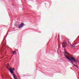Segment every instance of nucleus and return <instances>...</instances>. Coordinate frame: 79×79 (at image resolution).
<instances>
[{
	"instance_id": "1",
	"label": "nucleus",
	"mask_w": 79,
	"mask_h": 79,
	"mask_svg": "<svg viewBox=\"0 0 79 79\" xmlns=\"http://www.w3.org/2000/svg\"><path fill=\"white\" fill-rule=\"evenodd\" d=\"M64 53H65V54H64V56L66 57V59H67L69 61H70L74 66H76V65L74 64L73 63H76V61H77L76 59L74 57L70 56V54L69 53L67 52H65Z\"/></svg>"
},
{
	"instance_id": "2",
	"label": "nucleus",
	"mask_w": 79,
	"mask_h": 79,
	"mask_svg": "<svg viewBox=\"0 0 79 79\" xmlns=\"http://www.w3.org/2000/svg\"><path fill=\"white\" fill-rule=\"evenodd\" d=\"M67 46V44L64 41L62 43V47L63 48H64Z\"/></svg>"
},
{
	"instance_id": "3",
	"label": "nucleus",
	"mask_w": 79,
	"mask_h": 79,
	"mask_svg": "<svg viewBox=\"0 0 79 79\" xmlns=\"http://www.w3.org/2000/svg\"><path fill=\"white\" fill-rule=\"evenodd\" d=\"M24 23H21V24L19 25L18 26V28H21L23 26H24Z\"/></svg>"
},
{
	"instance_id": "4",
	"label": "nucleus",
	"mask_w": 79,
	"mask_h": 79,
	"mask_svg": "<svg viewBox=\"0 0 79 79\" xmlns=\"http://www.w3.org/2000/svg\"><path fill=\"white\" fill-rule=\"evenodd\" d=\"M9 70L10 71V73H11V74H12L13 75V74H13V71L12 70V69H11V68L9 69Z\"/></svg>"
},
{
	"instance_id": "5",
	"label": "nucleus",
	"mask_w": 79,
	"mask_h": 79,
	"mask_svg": "<svg viewBox=\"0 0 79 79\" xmlns=\"http://www.w3.org/2000/svg\"><path fill=\"white\" fill-rule=\"evenodd\" d=\"M13 76H14V79H18L17 78V76H16L15 74H13Z\"/></svg>"
},
{
	"instance_id": "6",
	"label": "nucleus",
	"mask_w": 79,
	"mask_h": 79,
	"mask_svg": "<svg viewBox=\"0 0 79 79\" xmlns=\"http://www.w3.org/2000/svg\"><path fill=\"white\" fill-rule=\"evenodd\" d=\"M12 52L13 53V55H14V54H15V55H16V51H12Z\"/></svg>"
},
{
	"instance_id": "7",
	"label": "nucleus",
	"mask_w": 79,
	"mask_h": 79,
	"mask_svg": "<svg viewBox=\"0 0 79 79\" xmlns=\"http://www.w3.org/2000/svg\"><path fill=\"white\" fill-rule=\"evenodd\" d=\"M69 44H70V46H72V47H75V46H73V45H71V42H69Z\"/></svg>"
},
{
	"instance_id": "8",
	"label": "nucleus",
	"mask_w": 79,
	"mask_h": 79,
	"mask_svg": "<svg viewBox=\"0 0 79 79\" xmlns=\"http://www.w3.org/2000/svg\"><path fill=\"white\" fill-rule=\"evenodd\" d=\"M67 39H68V42H69V39L68 38H67Z\"/></svg>"
},
{
	"instance_id": "9",
	"label": "nucleus",
	"mask_w": 79,
	"mask_h": 79,
	"mask_svg": "<svg viewBox=\"0 0 79 79\" xmlns=\"http://www.w3.org/2000/svg\"><path fill=\"white\" fill-rule=\"evenodd\" d=\"M13 56V55L11 56V57L10 58V59H11V57H12Z\"/></svg>"
},
{
	"instance_id": "10",
	"label": "nucleus",
	"mask_w": 79,
	"mask_h": 79,
	"mask_svg": "<svg viewBox=\"0 0 79 79\" xmlns=\"http://www.w3.org/2000/svg\"><path fill=\"white\" fill-rule=\"evenodd\" d=\"M13 70H15V69H14V68H13Z\"/></svg>"
},
{
	"instance_id": "11",
	"label": "nucleus",
	"mask_w": 79,
	"mask_h": 79,
	"mask_svg": "<svg viewBox=\"0 0 79 79\" xmlns=\"http://www.w3.org/2000/svg\"><path fill=\"white\" fill-rule=\"evenodd\" d=\"M77 68H79V67H78L77 66Z\"/></svg>"
},
{
	"instance_id": "12",
	"label": "nucleus",
	"mask_w": 79,
	"mask_h": 79,
	"mask_svg": "<svg viewBox=\"0 0 79 79\" xmlns=\"http://www.w3.org/2000/svg\"><path fill=\"white\" fill-rule=\"evenodd\" d=\"M75 67H77V66L76 65Z\"/></svg>"
},
{
	"instance_id": "13",
	"label": "nucleus",
	"mask_w": 79,
	"mask_h": 79,
	"mask_svg": "<svg viewBox=\"0 0 79 79\" xmlns=\"http://www.w3.org/2000/svg\"><path fill=\"white\" fill-rule=\"evenodd\" d=\"M74 45H76V43L74 44Z\"/></svg>"
},
{
	"instance_id": "14",
	"label": "nucleus",
	"mask_w": 79,
	"mask_h": 79,
	"mask_svg": "<svg viewBox=\"0 0 79 79\" xmlns=\"http://www.w3.org/2000/svg\"><path fill=\"white\" fill-rule=\"evenodd\" d=\"M18 23H19V22H17Z\"/></svg>"
},
{
	"instance_id": "15",
	"label": "nucleus",
	"mask_w": 79,
	"mask_h": 79,
	"mask_svg": "<svg viewBox=\"0 0 79 79\" xmlns=\"http://www.w3.org/2000/svg\"><path fill=\"white\" fill-rule=\"evenodd\" d=\"M17 74H18V73H17Z\"/></svg>"
}]
</instances>
